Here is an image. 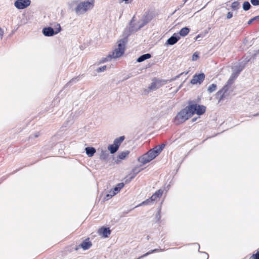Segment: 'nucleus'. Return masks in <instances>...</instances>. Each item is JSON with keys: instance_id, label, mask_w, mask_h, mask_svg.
<instances>
[{"instance_id": "nucleus-1", "label": "nucleus", "mask_w": 259, "mask_h": 259, "mask_svg": "<svg viewBox=\"0 0 259 259\" xmlns=\"http://www.w3.org/2000/svg\"><path fill=\"white\" fill-rule=\"evenodd\" d=\"M206 107L203 105H198L194 101H190L188 105L181 110L176 116L174 122L176 124H180L188 120L194 114L201 115L204 113Z\"/></svg>"}, {"instance_id": "nucleus-2", "label": "nucleus", "mask_w": 259, "mask_h": 259, "mask_svg": "<svg viewBox=\"0 0 259 259\" xmlns=\"http://www.w3.org/2000/svg\"><path fill=\"white\" fill-rule=\"evenodd\" d=\"M94 7V0L83 1L79 3L75 8V12L78 15H82Z\"/></svg>"}, {"instance_id": "nucleus-3", "label": "nucleus", "mask_w": 259, "mask_h": 259, "mask_svg": "<svg viewBox=\"0 0 259 259\" xmlns=\"http://www.w3.org/2000/svg\"><path fill=\"white\" fill-rule=\"evenodd\" d=\"M135 16L133 17L130 24V26L129 30L131 33L137 31L139 29H141L144 25L147 24L151 20V18L148 16V15H144L140 21H138L135 25H134L133 23L135 22Z\"/></svg>"}, {"instance_id": "nucleus-4", "label": "nucleus", "mask_w": 259, "mask_h": 259, "mask_svg": "<svg viewBox=\"0 0 259 259\" xmlns=\"http://www.w3.org/2000/svg\"><path fill=\"white\" fill-rule=\"evenodd\" d=\"M126 41L125 38L118 41V48H116L111 54H109L111 56L112 59L119 58L123 54Z\"/></svg>"}, {"instance_id": "nucleus-5", "label": "nucleus", "mask_w": 259, "mask_h": 259, "mask_svg": "<svg viewBox=\"0 0 259 259\" xmlns=\"http://www.w3.org/2000/svg\"><path fill=\"white\" fill-rule=\"evenodd\" d=\"M54 27V29L51 27L44 28L42 29V33L44 35L46 36H52L61 31V28L59 24L57 23Z\"/></svg>"}, {"instance_id": "nucleus-6", "label": "nucleus", "mask_w": 259, "mask_h": 259, "mask_svg": "<svg viewBox=\"0 0 259 259\" xmlns=\"http://www.w3.org/2000/svg\"><path fill=\"white\" fill-rule=\"evenodd\" d=\"M230 88L228 87L227 85H225L220 91H219L216 94V98L219 99V101L220 102L223 100L226 97L228 96L230 92L229 91Z\"/></svg>"}, {"instance_id": "nucleus-7", "label": "nucleus", "mask_w": 259, "mask_h": 259, "mask_svg": "<svg viewBox=\"0 0 259 259\" xmlns=\"http://www.w3.org/2000/svg\"><path fill=\"white\" fill-rule=\"evenodd\" d=\"M167 83V81L164 79H157L154 78L153 79L152 82L149 87V89L150 90L154 91L160 88L162 86L164 85Z\"/></svg>"}, {"instance_id": "nucleus-8", "label": "nucleus", "mask_w": 259, "mask_h": 259, "mask_svg": "<svg viewBox=\"0 0 259 259\" xmlns=\"http://www.w3.org/2000/svg\"><path fill=\"white\" fill-rule=\"evenodd\" d=\"M30 0H17L15 3V6L18 9H23L30 5Z\"/></svg>"}, {"instance_id": "nucleus-9", "label": "nucleus", "mask_w": 259, "mask_h": 259, "mask_svg": "<svg viewBox=\"0 0 259 259\" xmlns=\"http://www.w3.org/2000/svg\"><path fill=\"white\" fill-rule=\"evenodd\" d=\"M205 78V74L203 73L195 74L193 76V78L191 80V83L193 84L197 83H201Z\"/></svg>"}, {"instance_id": "nucleus-10", "label": "nucleus", "mask_w": 259, "mask_h": 259, "mask_svg": "<svg viewBox=\"0 0 259 259\" xmlns=\"http://www.w3.org/2000/svg\"><path fill=\"white\" fill-rule=\"evenodd\" d=\"M180 39V35L177 33H175L166 41V44L168 45H174L176 44Z\"/></svg>"}, {"instance_id": "nucleus-11", "label": "nucleus", "mask_w": 259, "mask_h": 259, "mask_svg": "<svg viewBox=\"0 0 259 259\" xmlns=\"http://www.w3.org/2000/svg\"><path fill=\"white\" fill-rule=\"evenodd\" d=\"M138 161L143 164H145L146 163L151 161V160L146 153L143 155L142 156L139 157Z\"/></svg>"}, {"instance_id": "nucleus-12", "label": "nucleus", "mask_w": 259, "mask_h": 259, "mask_svg": "<svg viewBox=\"0 0 259 259\" xmlns=\"http://www.w3.org/2000/svg\"><path fill=\"white\" fill-rule=\"evenodd\" d=\"M99 232L105 238L108 237L111 234V230L109 228H102L99 230Z\"/></svg>"}, {"instance_id": "nucleus-13", "label": "nucleus", "mask_w": 259, "mask_h": 259, "mask_svg": "<svg viewBox=\"0 0 259 259\" xmlns=\"http://www.w3.org/2000/svg\"><path fill=\"white\" fill-rule=\"evenodd\" d=\"M92 246V243L89 241V239H85L79 245V246L82 248L84 250L89 249Z\"/></svg>"}, {"instance_id": "nucleus-14", "label": "nucleus", "mask_w": 259, "mask_h": 259, "mask_svg": "<svg viewBox=\"0 0 259 259\" xmlns=\"http://www.w3.org/2000/svg\"><path fill=\"white\" fill-rule=\"evenodd\" d=\"M86 154L89 157H92L96 152V150L94 147H86L85 149Z\"/></svg>"}, {"instance_id": "nucleus-15", "label": "nucleus", "mask_w": 259, "mask_h": 259, "mask_svg": "<svg viewBox=\"0 0 259 259\" xmlns=\"http://www.w3.org/2000/svg\"><path fill=\"white\" fill-rule=\"evenodd\" d=\"M151 57V54L147 53L140 56L137 60L138 62H142L146 59H149Z\"/></svg>"}, {"instance_id": "nucleus-16", "label": "nucleus", "mask_w": 259, "mask_h": 259, "mask_svg": "<svg viewBox=\"0 0 259 259\" xmlns=\"http://www.w3.org/2000/svg\"><path fill=\"white\" fill-rule=\"evenodd\" d=\"M124 139H125V138L124 136H121L119 138H117L114 140L113 144L114 145H115V146H116L117 147H118L119 148V146L120 145L121 143L123 141Z\"/></svg>"}, {"instance_id": "nucleus-17", "label": "nucleus", "mask_w": 259, "mask_h": 259, "mask_svg": "<svg viewBox=\"0 0 259 259\" xmlns=\"http://www.w3.org/2000/svg\"><path fill=\"white\" fill-rule=\"evenodd\" d=\"M189 31H190V29L188 27H185L182 28L180 30L179 33L178 34L180 35V36H182L184 37V36H186L189 33Z\"/></svg>"}, {"instance_id": "nucleus-18", "label": "nucleus", "mask_w": 259, "mask_h": 259, "mask_svg": "<svg viewBox=\"0 0 259 259\" xmlns=\"http://www.w3.org/2000/svg\"><path fill=\"white\" fill-rule=\"evenodd\" d=\"M124 184L123 183H120L118 184L114 188L113 192L116 195L120 190L124 187Z\"/></svg>"}, {"instance_id": "nucleus-19", "label": "nucleus", "mask_w": 259, "mask_h": 259, "mask_svg": "<svg viewBox=\"0 0 259 259\" xmlns=\"http://www.w3.org/2000/svg\"><path fill=\"white\" fill-rule=\"evenodd\" d=\"M139 171L140 170H138L137 168H134L132 171V175L129 178V179H127L125 180V182L127 183L130 182L133 179H134L135 177V176L138 172H139Z\"/></svg>"}, {"instance_id": "nucleus-20", "label": "nucleus", "mask_w": 259, "mask_h": 259, "mask_svg": "<svg viewBox=\"0 0 259 259\" xmlns=\"http://www.w3.org/2000/svg\"><path fill=\"white\" fill-rule=\"evenodd\" d=\"M243 68V67L239 66L238 67V68L236 71L235 72H233L231 75V77L233 78V79H235L238 75L239 74L240 72L242 70Z\"/></svg>"}, {"instance_id": "nucleus-21", "label": "nucleus", "mask_w": 259, "mask_h": 259, "mask_svg": "<svg viewBox=\"0 0 259 259\" xmlns=\"http://www.w3.org/2000/svg\"><path fill=\"white\" fill-rule=\"evenodd\" d=\"M108 149L111 154H114L118 150V148L113 144L108 146Z\"/></svg>"}, {"instance_id": "nucleus-22", "label": "nucleus", "mask_w": 259, "mask_h": 259, "mask_svg": "<svg viewBox=\"0 0 259 259\" xmlns=\"http://www.w3.org/2000/svg\"><path fill=\"white\" fill-rule=\"evenodd\" d=\"M130 153V151L126 150L120 153L118 155V158L120 159H124Z\"/></svg>"}, {"instance_id": "nucleus-23", "label": "nucleus", "mask_w": 259, "mask_h": 259, "mask_svg": "<svg viewBox=\"0 0 259 259\" xmlns=\"http://www.w3.org/2000/svg\"><path fill=\"white\" fill-rule=\"evenodd\" d=\"M147 154L149 156L151 160L154 159L157 156V155H156V153H155V152L153 151L152 149L149 150L147 152Z\"/></svg>"}, {"instance_id": "nucleus-24", "label": "nucleus", "mask_w": 259, "mask_h": 259, "mask_svg": "<svg viewBox=\"0 0 259 259\" xmlns=\"http://www.w3.org/2000/svg\"><path fill=\"white\" fill-rule=\"evenodd\" d=\"M217 89V86L215 84L212 83L210 84L207 89V91L209 93H211L214 92Z\"/></svg>"}, {"instance_id": "nucleus-25", "label": "nucleus", "mask_w": 259, "mask_h": 259, "mask_svg": "<svg viewBox=\"0 0 259 259\" xmlns=\"http://www.w3.org/2000/svg\"><path fill=\"white\" fill-rule=\"evenodd\" d=\"M250 8H251V5L248 2L246 1V2H244V3L243 4V9L244 11H248L250 9Z\"/></svg>"}, {"instance_id": "nucleus-26", "label": "nucleus", "mask_w": 259, "mask_h": 259, "mask_svg": "<svg viewBox=\"0 0 259 259\" xmlns=\"http://www.w3.org/2000/svg\"><path fill=\"white\" fill-rule=\"evenodd\" d=\"M111 59V56L110 55V54H109L106 57L102 58L100 61V63H103L108 62L109 61H110Z\"/></svg>"}, {"instance_id": "nucleus-27", "label": "nucleus", "mask_w": 259, "mask_h": 259, "mask_svg": "<svg viewBox=\"0 0 259 259\" xmlns=\"http://www.w3.org/2000/svg\"><path fill=\"white\" fill-rule=\"evenodd\" d=\"M109 154L107 151H102L100 155V158L102 160H106L108 158Z\"/></svg>"}, {"instance_id": "nucleus-28", "label": "nucleus", "mask_w": 259, "mask_h": 259, "mask_svg": "<svg viewBox=\"0 0 259 259\" xmlns=\"http://www.w3.org/2000/svg\"><path fill=\"white\" fill-rule=\"evenodd\" d=\"M240 6V4L238 2L235 1L231 5V8L233 10H237L239 9Z\"/></svg>"}, {"instance_id": "nucleus-29", "label": "nucleus", "mask_w": 259, "mask_h": 259, "mask_svg": "<svg viewBox=\"0 0 259 259\" xmlns=\"http://www.w3.org/2000/svg\"><path fill=\"white\" fill-rule=\"evenodd\" d=\"M153 201H152V200H151V199L149 198V199H147V200L144 201L143 202H142L141 203H140L139 205H138V206H137V207L138 206H142V205H149Z\"/></svg>"}, {"instance_id": "nucleus-30", "label": "nucleus", "mask_w": 259, "mask_h": 259, "mask_svg": "<svg viewBox=\"0 0 259 259\" xmlns=\"http://www.w3.org/2000/svg\"><path fill=\"white\" fill-rule=\"evenodd\" d=\"M158 250H159V249H154L151 250H150V251H149L147 252V253H146L145 254H143V255H142L140 256V258H143V257H145V256H147V255H149V254H151V253H154V252H157V251H158Z\"/></svg>"}, {"instance_id": "nucleus-31", "label": "nucleus", "mask_w": 259, "mask_h": 259, "mask_svg": "<svg viewBox=\"0 0 259 259\" xmlns=\"http://www.w3.org/2000/svg\"><path fill=\"white\" fill-rule=\"evenodd\" d=\"M107 69V66L104 65L102 67H99L96 69V71L98 73L103 72Z\"/></svg>"}, {"instance_id": "nucleus-32", "label": "nucleus", "mask_w": 259, "mask_h": 259, "mask_svg": "<svg viewBox=\"0 0 259 259\" xmlns=\"http://www.w3.org/2000/svg\"><path fill=\"white\" fill-rule=\"evenodd\" d=\"M163 194V190L161 189H159L154 194L157 196V198H160Z\"/></svg>"}, {"instance_id": "nucleus-33", "label": "nucleus", "mask_w": 259, "mask_h": 259, "mask_svg": "<svg viewBox=\"0 0 259 259\" xmlns=\"http://www.w3.org/2000/svg\"><path fill=\"white\" fill-rule=\"evenodd\" d=\"M79 80V77H76L72 78L67 84L66 85H68L70 83L76 82L77 81Z\"/></svg>"}, {"instance_id": "nucleus-34", "label": "nucleus", "mask_w": 259, "mask_h": 259, "mask_svg": "<svg viewBox=\"0 0 259 259\" xmlns=\"http://www.w3.org/2000/svg\"><path fill=\"white\" fill-rule=\"evenodd\" d=\"M115 194V193H113V192H112V194H107L106 195V196H105V197L104 198V199L105 200H109L110 198H112V197H113V196H114Z\"/></svg>"}, {"instance_id": "nucleus-35", "label": "nucleus", "mask_w": 259, "mask_h": 259, "mask_svg": "<svg viewBox=\"0 0 259 259\" xmlns=\"http://www.w3.org/2000/svg\"><path fill=\"white\" fill-rule=\"evenodd\" d=\"M234 79L231 77L228 80L227 84L225 85H227L228 87L230 88L231 84L233 83Z\"/></svg>"}, {"instance_id": "nucleus-36", "label": "nucleus", "mask_w": 259, "mask_h": 259, "mask_svg": "<svg viewBox=\"0 0 259 259\" xmlns=\"http://www.w3.org/2000/svg\"><path fill=\"white\" fill-rule=\"evenodd\" d=\"M259 19V16H255L252 18H251V19H250L248 22H247V24L248 25H250L255 20H256L257 19Z\"/></svg>"}, {"instance_id": "nucleus-37", "label": "nucleus", "mask_w": 259, "mask_h": 259, "mask_svg": "<svg viewBox=\"0 0 259 259\" xmlns=\"http://www.w3.org/2000/svg\"><path fill=\"white\" fill-rule=\"evenodd\" d=\"M160 211H161V208L160 207L158 212L156 214L155 218L156 219L157 221H159L160 218H161V215H160Z\"/></svg>"}, {"instance_id": "nucleus-38", "label": "nucleus", "mask_w": 259, "mask_h": 259, "mask_svg": "<svg viewBox=\"0 0 259 259\" xmlns=\"http://www.w3.org/2000/svg\"><path fill=\"white\" fill-rule=\"evenodd\" d=\"M152 150L157 155H158L161 152V151H160V149L158 148L157 146L155 147L153 149H152Z\"/></svg>"}, {"instance_id": "nucleus-39", "label": "nucleus", "mask_w": 259, "mask_h": 259, "mask_svg": "<svg viewBox=\"0 0 259 259\" xmlns=\"http://www.w3.org/2000/svg\"><path fill=\"white\" fill-rule=\"evenodd\" d=\"M250 2L253 6L259 5V0H250Z\"/></svg>"}, {"instance_id": "nucleus-40", "label": "nucleus", "mask_w": 259, "mask_h": 259, "mask_svg": "<svg viewBox=\"0 0 259 259\" xmlns=\"http://www.w3.org/2000/svg\"><path fill=\"white\" fill-rule=\"evenodd\" d=\"M198 57H199V56H198V54L196 52H195L193 54V55L192 56V61H196L198 58Z\"/></svg>"}, {"instance_id": "nucleus-41", "label": "nucleus", "mask_w": 259, "mask_h": 259, "mask_svg": "<svg viewBox=\"0 0 259 259\" xmlns=\"http://www.w3.org/2000/svg\"><path fill=\"white\" fill-rule=\"evenodd\" d=\"M251 257L253 259H259V251H257L255 254H253Z\"/></svg>"}, {"instance_id": "nucleus-42", "label": "nucleus", "mask_w": 259, "mask_h": 259, "mask_svg": "<svg viewBox=\"0 0 259 259\" xmlns=\"http://www.w3.org/2000/svg\"><path fill=\"white\" fill-rule=\"evenodd\" d=\"M165 145L164 144H161V145H159L158 146H157L158 147V148L160 149V151H162L163 149L164 148Z\"/></svg>"}, {"instance_id": "nucleus-43", "label": "nucleus", "mask_w": 259, "mask_h": 259, "mask_svg": "<svg viewBox=\"0 0 259 259\" xmlns=\"http://www.w3.org/2000/svg\"><path fill=\"white\" fill-rule=\"evenodd\" d=\"M150 198L151 199V200H152V201H154L156 200V199L157 198V196H156V195L154 193Z\"/></svg>"}, {"instance_id": "nucleus-44", "label": "nucleus", "mask_w": 259, "mask_h": 259, "mask_svg": "<svg viewBox=\"0 0 259 259\" xmlns=\"http://www.w3.org/2000/svg\"><path fill=\"white\" fill-rule=\"evenodd\" d=\"M259 54V49L254 51V53L253 54V56H252V57L253 59H254L256 56Z\"/></svg>"}, {"instance_id": "nucleus-45", "label": "nucleus", "mask_w": 259, "mask_h": 259, "mask_svg": "<svg viewBox=\"0 0 259 259\" xmlns=\"http://www.w3.org/2000/svg\"><path fill=\"white\" fill-rule=\"evenodd\" d=\"M233 17V14L232 12H228L227 15V19H230Z\"/></svg>"}, {"instance_id": "nucleus-46", "label": "nucleus", "mask_w": 259, "mask_h": 259, "mask_svg": "<svg viewBox=\"0 0 259 259\" xmlns=\"http://www.w3.org/2000/svg\"><path fill=\"white\" fill-rule=\"evenodd\" d=\"M4 35V31L2 28H0V39H2Z\"/></svg>"}, {"instance_id": "nucleus-47", "label": "nucleus", "mask_w": 259, "mask_h": 259, "mask_svg": "<svg viewBox=\"0 0 259 259\" xmlns=\"http://www.w3.org/2000/svg\"><path fill=\"white\" fill-rule=\"evenodd\" d=\"M200 36L199 35H197L196 37V40H199V39H200Z\"/></svg>"}, {"instance_id": "nucleus-48", "label": "nucleus", "mask_w": 259, "mask_h": 259, "mask_svg": "<svg viewBox=\"0 0 259 259\" xmlns=\"http://www.w3.org/2000/svg\"><path fill=\"white\" fill-rule=\"evenodd\" d=\"M113 192V190H110V192H109V194H112V192Z\"/></svg>"}, {"instance_id": "nucleus-49", "label": "nucleus", "mask_w": 259, "mask_h": 259, "mask_svg": "<svg viewBox=\"0 0 259 259\" xmlns=\"http://www.w3.org/2000/svg\"><path fill=\"white\" fill-rule=\"evenodd\" d=\"M259 115V113H257V114H255L254 115H253L254 116H258Z\"/></svg>"}, {"instance_id": "nucleus-50", "label": "nucleus", "mask_w": 259, "mask_h": 259, "mask_svg": "<svg viewBox=\"0 0 259 259\" xmlns=\"http://www.w3.org/2000/svg\"><path fill=\"white\" fill-rule=\"evenodd\" d=\"M196 118L192 119V121L193 122L195 121L196 120Z\"/></svg>"}, {"instance_id": "nucleus-51", "label": "nucleus", "mask_w": 259, "mask_h": 259, "mask_svg": "<svg viewBox=\"0 0 259 259\" xmlns=\"http://www.w3.org/2000/svg\"><path fill=\"white\" fill-rule=\"evenodd\" d=\"M123 1H125V2H127L128 1V0H122Z\"/></svg>"}, {"instance_id": "nucleus-52", "label": "nucleus", "mask_w": 259, "mask_h": 259, "mask_svg": "<svg viewBox=\"0 0 259 259\" xmlns=\"http://www.w3.org/2000/svg\"><path fill=\"white\" fill-rule=\"evenodd\" d=\"M188 0H185L184 3H185Z\"/></svg>"}, {"instance_id": "nucleus-53", "label": "nucleus", "mask_w": 259, "mask_h": 259, "mask_svg": "<svg viewBox=\"0 0 259 259\" xmlns=\"http://www.w3.org/2000/svg\"><path fill=\"white\" fill-rule=\"evenodd\" d=\"M35 137H38V135H36L35 136Z\"/></svg>"}, {"instance_id": "nucleus-54", "label": "nucleus", "mask_w": 259, "mask_h": 259, "mask_svg": "<svg viewBox=\"0 0 259 259\" xmlns=\"http://www.w3.org/2000/svg\"><path fill=\"white\" fill-rule=\"evenodd\" d=\"M249 60H250V59H248L247 60V62L249 61Z\"/></svg>"}, {"instance_id": "nucleus-55", "label": "nucleus", "mask_w": 259, "mask_h": 259, "mask_svg": "<svg viewBox=\"0 0 259 259\" xmlns=\"http://www.w3.org/2000/svg\"><path fill=\"white\" fill-rule=\"evenodd\" d=\"M141 258H140V257H139V258H137V259H141Z\"/></svg>"}]
</instances>
